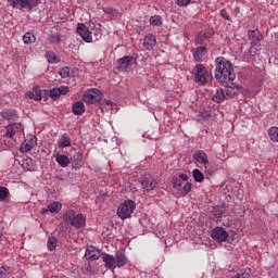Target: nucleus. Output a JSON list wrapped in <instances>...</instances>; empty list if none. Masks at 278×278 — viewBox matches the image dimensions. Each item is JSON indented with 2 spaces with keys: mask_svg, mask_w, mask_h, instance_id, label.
I'll list each match as a JSON object with an SVG mask.
<instances>
[{
  "mask_svg": "<svg viewBox=\"0 0 278 278\" xmlns=\"http://www.w3.org/2000/svg\"><path fill=\"white\" fill-rule=\"evenodd\" d=\"M215 79L223 86H226V88H229V83L236 80V73H233L231 61H227L223 56L215 59Z\"/></svg>",
  "mask_w": 278,
  "mask_h": 278,
  "instance_id": "f257e3e1",
  "label": "nucleus"
},
{
  "mask_svg": "<svg viewBox=\"0 0 278 278\" xmlns=\"http://www.w3.org/2000/svg\"><path fill=\"white\" fill-rule=\"evenodd\" d=\"M63 218L65 223H68L74 229L86 227V217H84V214H77L74 210L66 211Z\"/></svg>",
  "mask_w": 278,
  "mask_h": 278,
  "instance_id": "f03ea898",
  "label": "nucleus"
},
{
  "mask_svg": "<svg viewBox=\"0 0 278 278\" xmlns=\"http://www.w3.org/2000/svg\"><path fill=\"white\" fill-rule=\"evenodd\" d=\"M136 210V202L131 200L124 201L117 208V216L125 220L129 218Z\"/></svg>",
  "mask_w": 278,
  "mask_h": 278,
  "instance_id": "7ed1b4c3",
  "label": "nucleus"
},
{
  "mask_svg": "<svg viewBox=\"0 0 278 278\" xmlns=\"http://www.w3.org/2000/svg\"><path fill=\"white\" fill-rule=\"evenodd\" d=\"M194 81L195 84H207V79H210V71L205 68L203 64H197L193 68Z\"/></svg>",
  "mask_w": 278,
  "mask_h": 278,
  "instance_id": "20e7f679",
  "label": "nucleus"
},
{
  "mask_svg": "<svg viewBox=\"0 0 278 278\" xmlns=\"http://www.w3.org/2000/svg\"><path fill=\"white\" fill-rule=\"evenodd\" d=\"M101 99H103V94L97 88L89 89V90L85 91L84 97H83V100L85 101V103H89L91 105L94 103H99V101H101Z\"/></svg>",
  "mask_w": 278,
  "mask_h": 278,
  "instance_id": "39448f33",
  "label": "nucleus"
},
{
  "mask_svg": "<svg viewBox=\"0 0 278 278\" xmlns=\"http://www.w3.org/2000/svg\"><path fill=\"white\" fill-rule=\"evenodd\" d=\"M38 143V138L34 135H28L20 147L21 153H29L34 147Z\"/></svg>",
  "mask_w": 278,
  "mask_h": 278,
  "instance_id": "423d86ee",
  "label": "nucleus"
},
{
  "mask_svg": "<svg viewBox=\"0 0 278 278\" xmlns=\"http://www.w3.org/2000/svg\"><path fill=\"white\" fill-rule=\"evenodd\" d=\"M5 129H7V131L4 134V138H11V139H14V136H16V134H21V131L24 130L23 124H21V123L9 124L5 127Z\"/></svg>",
  "mask_w": 278,
  "mask_h": 278,
  "instance_id": "0eeeda50",
  "label": "nucleus"
},
{
  "mask_svg": "<svg viewBox=\"0 0 278 278\" xmlns=\"http://www.w3.org/2000/svg\"><path fill=\"white\" fill-rule=\"evenodd\" d=\"M212 238L216 242H225L229 238V232L223 227H216L212 230Z\"/></svg>",
  "mask_w": 278,
  "mask_h": 278,
  "instance_id": "6e6552de",
  "label": "nucleus"
},
{
  "mask_svg": "<svg viewBox=\"0 0 278 278\" xmlns=\"http://www.w3.org/2000/svg\"><path fill=\"white\" fill-rule=\"evenodd\" d=\"M12 8H27L34 10L38 5V2L34 0H10Z\"/></svg>",
  "mask_w": 278,
  "mask_h": 278,
  "instance_id": "1a4fd4ad",
  "label": "nucleus"
},
{
  "mask_svg": "<svg viewBox=\"0 0 278 278\" xmlns=\"http://www.w3.org/2000/svg\"><path fill=\"white\" fill-rule=\"evenodd\" d=\"M140 182L144 190H155L157 188V181L151 175L142 176Z\"/></svg>",
  "mask_w": 278,
  "mask_h": 278,
  "instance_id": "9d476101",
  "label": "nucleus"
},
{
  "mask_svg": "<svg viewBox=\"0 0 278 278\" xmlns=\"http://www.w3.org/2000/svg\"><path fill=\"white\" fill-rule=\"evenodd\" d=\"M77 33L85 42H92V33H90V29L87 28L86 24H78Z\"/></svg>",
  "mask_w": 278,
  "mask_h": 278,
  "instance_id": "9b49d317",
  "label": "nucleus"
},
{
  "mask_svg": "<svg viewBox=\"0 0 278 278\" xmlns=\"http://www.w3.org/2000/svg\"><path fill=\"white\" fill-rule=\"evenodd\" d=\"M85 256L88 262H94L101 257V251L92 245L88 247Z\"/></svg>",
  "mask_w": 278,
  "mask_h": 278,
  "instance_id": "f8f14e48",
  "label": "nucleus"
},
{
  "mask_svg": "<svg viewBox=\"0 0 278 278\" xmlns=\"http://www.w3.org/2000/svg\"><path fill=\"white\" fill-rule=\"evenodd\" d=\"M117 64L121 71H127L131 64H136V59L134 56H124L117 61Z\"/></svg>",
  "mask_w": 278,
  "mask_h": 278,
  "instance_id": "ddd939ff",
  "label": "nucleus"
},
{
  "mask_svg": "<svg viewBox=\"0 0 278 278\" xmlns=\"http://www.w3.org/2000/svg\"><path fill=\"white\" fill-rule=\"evenodd\" d=\"M102 261L104 262L105 268H109V270L116 268V258L112 254H102Z\"/></svg>",
  "mask_w": 278,
  "mask_h": 278,
  "instance_id": "4468645a",
  "label": "nucleus"
},
{
  "mask_svg": "<svg viewBox=\"0 0 278 278\" xmlns=\"http://www.w3.org/2000/svg\"><path fill=\"white\" fill-rule=\"evenodd\" d=\"M193 160H195V162H199V164H203L204 166H207V164H210V160H207V154L202 150H198L193 153Z\"/></svg>",
  "mask_w": 278,
  "mask_h": 278,
  "instance_id": "2eb2a0df",
  "label": "nucleus"
},
{
  "mask_svg": "<svg viewBox=\"0 0 278 278\" xmlns=\"http://www.w3.org/2000/svg\"><path fill=\"white\" fill-rule=\"evenodd\" d=\"M26 97H28V99H33L34 101H42V90H40L39 86H35L33 87L31 91L26 93Z\"/></svg>",
  "mask_w": 278,
  "mask_h": 278,
  "instance_id": "dca6fc26",
  "label": "nucleus"
},
{
  "mask_svg": "<svg viewBox=\"0 0 278 278\" xmlns=\"http://www.w3.org/2000/svg\"><path fill=\"white\" fill-rule=\"evenodd\" d=\"M157 45V40L155 39V36L153 35H148L143 39V47L147 49V51L153 50V47Z\"/></svg>",
  "mask_w": 278,
  "mask_h": 278,
  "instance_id": "f3484780",
  "label": "nucleus"
},
{
  "mask_svg": "<svg viewBox=\"0 0 278 278\" xmlns=\"http://www.w3.org/2000/svg\"><path fill=\"white\" fill-rule=\"evenodd\" d=\"M62 210V203L60 202H52L47 205V208L41 211V214H47V212H51V214H58Z\"/></svg>",
  "mask_w": 278,
  "mask_h": 278,
  "instance_id": "a211bd4d",
  "label": "nucleus"
},
{
  "mask_svg": "<svg viewBox=\"0 0 278 278\" xmlns=\"http://www.w3.org/2000/svg\"><path fill=\"white\" fill-rule=\"evenodd\" d=\"M249 40L252 45L257 46L262 40V33L257 29L249 31Z\"/></svg>",
  "mask_w": 278,
  "mask_h": 278,
  "instance_id": "6ab92c4d",
  "label": "nucleus"
},
{
  "mask_svg": "<svg viewBox=\"0 0 278 278\" xmlns=\"http://www.w3.org/2000/svg\"><path fill=\"white\" fill-rule=\"evenodd\" d=\"M205 55H207V48L198 47L193 53V60H195V62H202Z\"/></svg>",
  "mask_w": 278,
  "mask_h": 278,
  "instance_id": "aec40b11",
  "label": "nucleus"
},
{
  "mask_svg": "<svg viewBox=\"0 0 278 278\" xmlns=\"http://www.w3.org/2000/svg\"><path fill=\"white\" fill-rule=\"evenodd\" d=\"M72 146L73 143L71 141V137L68 136V134H63L58 143L59 149H66Z\"/></svg>",
  "mask_w": 278,
  "mask_h": 278,
  "instance_id": "412c9836",
  "label": "nucleus"
},
{
  "mask_svg": "<svg viewBox=\"0 0 278 278\" xmlns=\"http://www.w3.org/2000/svg\"><path fill=\"white\" fill-rule=\"evenodd\" d=\"M72 112L75 114V116H81L84 112H86V106L84 105V102L77 101L72 106Z\"/></svg>",
  "mask_w": 278,
  "mask_h": 278,
  "instance_id": "4be33fe9",
  "label": "nucleus"
},
{
  "mask_svg": "<svg viewBox=\"0 0 278 278\" xmlns=\"http://www.w3.org/2000/svg\"><path fill=\"white\" fill-rule=\"evenodd\" d=\"M55 161L62 168H66L68 164H71V159L66 156L65 154L58 153L55 156Z\"/></svg>",
  "mask_w": 278,
  "mask_h": 278,
  "instance_id": "5701e85b",
  "label": "nucleus"
},
{
  "mask_svg": "<svg viewBox=\"0 0 278 278\" xmlns=\"http://www.w3.org/2000/svg\"><path fill=\"white\" fill-rule=\"evenodd\" d=\"M127 264V256L121 252L115 254V267L123 268Z\"/></svg>",
  "mask_w": 278,
  "mask_h": 278,
  "instance_id": "b1692460",
  "label": "nucleus"
},
{
  "mask_svg": "<svg viewBox=\"0 0 278 278\" xmlns=\"http://www.w3.org/2000/svg\"><path fill=\"white\" fill-rule=\"evenodd\" d=\"M227 99V96L225 94V91L223 89H217L215 94H213L212 100L215 103H223Z\"/></svg>",
  "mask_w": 278,
  "mask_h": 278,
  "instance_id": "393cba45",
  "label": "nucleus"
},
{
  "mask_svg": "<svg viewBox=\"0 0 278 278\" xmlns=\"http://www.w3.org/2000/svg\"><path fill=\"white\" fill-rule=\"evenodd\" d=\"M2 118L5 121H16V118H18V114H16V110H7L2 112Z\"/></svg>",
  "mask_w": 278,
  "mask_h": 278,
  "instance_id": "a878e982",
  "label": "nucleus"
},
{
  "mask_svg": "<svg viewBox=\"0 0 278 278\" xmlns=\"http://www.w3.org/2000/svg\"><path fill=\"white\" fill-rule=\"evenodd\" d=\"M72 164H73L74 168H81L84 166V161L81 160V153L76 152L73 155Z\"/></svg>",
  "mask_w": 278,
  "mask_h": 278,
  "instance_id": "bb28decb",
  "label": "nucleus"
},
{
  "mask_svg": "<svg viewBox=\"0 0 278 278\" xmlns=\"http://www.w3.org/2000/svg\"><path fill=\"white\" fill-rule=\"evenodd\" d=\"M192 175H193L194 181H197L198 184H201L203 179H205L203 172L198 168L193 169Z\"/></svg>",
  "mask_w": 278,
  "mask_h": 278,
  "instance_id": "cd10ccee",
  "label": "nucleus"
},
{
  "mask_svg": "<svg viewBox=\"0 0 278 278\" xmlns=\"http://www.w3.org/2000/svg\"><path fill=\"white\" fill-rule=\"evenodd\" d=\"M116 104H114V102H112V100H102L100 103V106L102 110H114V106Z\"/></svg>",
  "mask_w": 278,
  "mask_h": 278,
  "instance_id": "c85d7f7f",
  "label": "nucleus"
},
{
  "mask_svg": "<svg viewBox=\"0 0 278 278\" xmlns=\"http://www.w3.org/2000/svg\"><path fill=\"white\" fill-rule=\"evenodd\" d=\"M47 247L49 251H55V248L58 247V239L55 237H49Z\"/></svg>",
  "mask_w": 278,
  "mask_h": 278,
  "instance_id": "c756f323",
  "label": "nucleus"
},
{
  "mask_svg": "<svg viewBox=\"0 0 278 278\" xmlns=\"http://www.w3.org/2000/svg\"><path fill=\"white\" fill-rule=\"evenodd\" d=\"M23 42L25 45H31V42H36V36H34V34H31V33H26L23 36Z\"/></svg>",
  "mask_w": 278,
  "mask_h": 278,
  "instance_id": "7c9ffc66",
  "label": "nucleus"
},
{
  "mask_svg": "<svg viewBox=\"0 0 278 278\" xmlns=\"http://www.w3.org/2000/svg\"><path fill=\"white\" fill-rule=\"evenodd\" d=\"M268 136L273 142H278V128L277 127L269 128Z\"/></svg>",
  "mask_w": 278,
  "mask_h": 278,
  "instance_id": "2f4dec72",
  "label": "nucleus"
},
{
  "mask_svg": "<svg viewBox=\"0 0 278 278\" xmlns=\"http://www.w3.org/2000/svg\"><path fill=\"white\" fill-rule=\"evenodd\" d=\"M150 25H153V27H160L162 25V16H160V15L151 16Z\"/></svg>",
  "mask_w": 278,
  "mask_h": 278,
  "instance_id": "473e14b6",
  "label": "nucleus"
},
{
  "mask_svg": "<svg viewBox=\"0 0 278 278\" xmlns=\"http://www.w3.org/2000/svg\"><path fill=\"white\" fill-rule=\"evenodd\" d=\"M230 84H231L230 89L226 90V94H225L226 99H227V97L232 98L233 94H236V92H233V88H237V90H240L242 88V86L236 85V84H233V81H231Z\"/></svg>",
  "mask_w": 278,
  "mask_h": 278,
  "instance_id": "72a5a7b5",
  "label": "nucleus"
},
{
  "mask_svg": "<svg viewBox=\"0 0 278 278\" xmlns=\"http://www.w3.org/2000/svg\"><path fill=\"white\" fill-rule=\"evenodd\" d=\"M46 58L48 62H51L52 64H58L59 62L55 52H46Z\"/></svg>",
  "mask_w": 278,
  "mask_h": 278,
  "instance_id": "f704fd0d",
  "label": "nucleus"
},
{
  "mask_svg": "<svg viewBox=\"0 0 278 278\" xmlns=\"http://www.w3.org/2000/svg\"><path fill=\"white\" fill-rule=\"evenodd\" d=\"M59 75L63 78L66 79L71 75V68L68 66H65L63 68L59 70Z\"/></svg>",
  "mask_w": 278,
  "mask_h": 278,
  "instance_id": "c9c22d12",
  "label": "nucleus"
},
{
  "mask_svg": "<svg viewBox=\"0 0 278 278\" xmlns=\"http://www.w3.org/2000/svg\"><path fill=\"white\" fill-rule=\"evenodd\" d=\"M173 188L176 190H181V187L184 186V180H180V178H173L172 179Z\"/></svg>",
  "mask_w": 278,
  "mask_h": 278,
  "instance_id": "e433bc0d",
  "label": "nucleus"
},
{
  "mask_svg": "<svg viewBox=\"0 0 278 278\" xmlns=\"http://www.w3.org/2000/svg\"><path fill=\"white\" fill-rule=\"evenodd\" d=\"M60 90L58 88H53L50 90V99H53V101H56V99H60Z\"/></svg>",
  "mask_w": 278,
  "mask_h": 278,
  "instance_id": "4c0bfd02",
  "label": "nucleus"
},
{
  "mask_svg": "<svg viewBox=\"0 0 278 278\" xmlns=\"http://www.w3.org/2000/svg\"><path fill=\"white\" fill-rule=\"evenodd\" d=\"M192 190V184L187 182L184 187L179 189L180 194H188Z\"/></svg>",
  "mask_w": 278,
  "mask_h": 278,
  "instance_id": "58836bf2",
  "label": "nucleus"
},
{
  "mask_svg": "<svg viewBox=\"0 0 278 278\" xmlns=\"http://www.w3.org/2000/svg\"><path fill=\"white\" fill-rule=\"evenodd\" d=\"M8 194H10L8 188L0 187V201H5V199H8Z\"/></svg>",
  "mask_w": 278,
  "mask_h": 278,
  "instance_id": "ea45409f",
  "label": "nucleus"
},
{
  "mask_svg": "<svg viewBox=\"0 0 278 278\" xmlns=\"http://www.w3.org/2000/svg\"><path fill=\"white\" fill-rule=\"evenodd\" d=\"M10 275V268L8 266L0 267V278H5Z\"/></svg>",
  "mask_w": 278,
  "mask_h": 278,
  "instance_id": "a19ab883",
  "label": "nucleus"
},
{
  "mask_svg": "<svg viewBox=\"0 0 278 278\" xmlns=\"http://www.w3.org/2000/svg\"><path fill=\"white\" fill-rule=\"evenodd\" d=\"M60 40H62V38H60L59 34H52L50 35V42L52 45H58L60 42Z\"/></svg>",
  "mask_w": 278,
  "mask_h": 278,
  "instance_id": "79ce46f5",
  "label": "nucleus"
},
{
  "mask_svg": "<svg viewBox=\"0 0 278 278\" xmlns=\"http://www.w3.org/2000/svg\"><path fill=\"white\" fill-rule=\"evenodd\" d=\"M192 0H177L176 3L180 8H186V5H189Z\"/></svg>",
  "mask_w": 278,
  "mask_h": 278,
  "instance_id": "37998d69",
  "label": "nucleus"
},
{
  "mask_svg": "<svg viewBox=\"0 0 278 278\" xmlns=\"http://www.w3.org/2000/svg\"><path fill=\"white\" fill-rule=\"evenodd\" d=\"M219 14H220L222 18H225V21H231V17L228 16L227 11L225 9H222L219 11Z\"/></svg>",
  "mask_w": 278,
  "mask_h": 278,
  "instance_id": "c03bdc74",
  "label": "nucleus"
},
{
  "mask_svg": "<svg viewBox=\"0 0 278 278\" xmlns=\"http://www.w3.org/2000/svg\"><path fill=\"white\" fill-rule=\"evenodd\" d=\"M83 271L85 273V275H90L92 273V266H90V264L86 265L85 267H83Z\"/></svg>",
  "mask_w": 278,
  "mask_h": 278,
  "instance_id": "a18cd8bd",
  "label": "nucleus"
},
{
  "mask_svg": "<svg viewBox=\"0 0 278 278\" xmlns=\"http://www.w3.org/2000/svg\"><path fill=\"white\" fill-rule=\"evenodd\" d=\"M60 90V94H68V87L66 86H61L60 88H58Z\"/></svg>",
  "mask_w": 278,
  "mask_h": 278,
  "instance_id": "49530a36",
  "label": "nucleus"
},
{
  "mask_svg": "<svg viewBox=\"0 0 278 278\" xmlns=\"http://www.w3.org/2000/svg\"><path fill=\"white\" fill-rule=\"evenodd\" d=\"M178 179H179L180 181H188V174H180L179 177H178Z\"/></svg>",
  "mask_w": 278,
  "mask_h": 278,
  "instance_id": "de8ad7c7",
  "label": "nucleus"
},
{
  "mask_svg": "<svg viewBox=\"0 0 278 278\" xmlns=\"http://www.w3.org/2000/svg\"><path fill=\"white\" fill-rule=\"evenodd\" d=\"M232 278H249V274H236Z\"/></svg>",
  "mask_w": 278,
  "mask_h": 278,
  "instance_id": "09e8293b",
  "label": "nucleus"
},
{
  "mask_svg": "<svg viewBox=\"0 0 278 278\" xmlns=\"http://www.w3.org/2000/svg\"><path fill=\"white\" fill-rule=\"evenodd\" d=\"M104 12L106 14H114V9L113 8H106V9H104Z\"/></svg>",
  "mask_w": 278,
  "mask_h": 278,
  "instance_id": "8fccbe9b",
  "label": "nucleus"
},
{
  "mask_svg": "<svg viewBox=\"0 0 278 278\" xmlns=\"http://www.w3.org/2000/svg\"><path fill=\"white\" fill-rule=\"evenodd\" d=\"M1 238H2V235H1V232H0V240H1Z\"/></svg>",
  "mask_w": 278,
  "mask_h": 278,
  "instance_id": "3c124183",
  "label": "nucleus"
}]
</instances>
